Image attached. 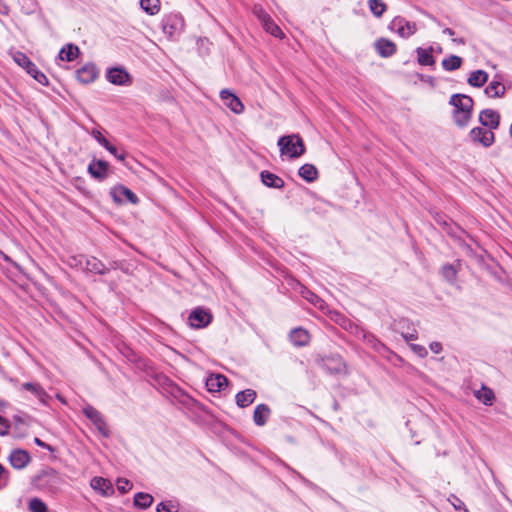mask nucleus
I'll use <instances>...</instances> for the list:
<instances>
[{"mask_svg": "<svg viewBox=\"0 0 512 512\" xmlns=\"http://www.w3.org/2000/svg\"><path fill=\"white\" fill-rule=\"evenodd\" d=\"M449 104L454 107L452 116L455 124L460 128L467 126L472 117L473 99L468 95L456 93L450 97Z\"/></svg>", "mask_w": 512, "mask_h": 512, "instance_id": "f257e3e1", "label": "nucleus"}, {"mask_svg": "<svg viewBox=\"0 0 512 512\" xmlns=\"http://www.w3.org/2000/svg\"><path fill=\"white\" fill-rule=\"evenodd\" d=\"M315 364L330 375H347L348 367L339 354L321 355L314 358Z\"/></svg>", "mask_w": 512, "mask_h": 512, "instance_id": "f03ea898", "label": "nucleus"}, {"mask_svg": "<svg viewBox=\"0 0 512 512\" xmlns=\"http://www.w3.org/2000/svg\"><path fill=\"white\" fill-rule=\"evenodd\" d=\"M277 144L281 155L292 159L298 158L306 152L304 141L299 134L281 136Z\"/></svg>", "mask_w": 512, "mask_h": 512, "instance_id": "7ed1b4c3", "label": "nucleus"}, {"mask_svg": "<svg viewBox=\"0 0 512 512\" xmlns=\"http://www.w3.org/2000/svg\"><path fill=\"white\" fill-rule=\"evenodd\" d=\"M164 390L173 400L188 410L193 411L200 407L197 400L171 380L166 381Z\"/></svg>", "mask_w": 512, "mask_h": 512, "instance_id": "20e7f679", "label": "nucleus"}, {"mask_svg": "<svg viewBox=\"0 0 512 512\" xmlns=\"http://www.w3.org/2000/svg\"><path fill=\"white\" fill-rule=\"evenodd\" d=\"M12 57L13 60L38 83L44 86L49 85V80L47 76L37 68V66L30 60V58L25 53L21 51H16L13 53Z\"/></svg>", "mask_w": 512, "mask_h": 512, "instance_id": "39448f33", "label": "nucleus"}, {"mask_svg": "<svg viewBox=\"0 0 512 512\" xmlns=\"http://www.w3.org/2000/svg\"><path fill=\"white\" fill-rule=\"evenodd\" d=\"M161 26L164 34L169 38H177L184 30V18L179 13H171L163 17Z\"/></svg>", "mask_w": 512, "mask_h": 512, "instance_id": "423d86ee", "label": "nucleus"}, {"mask_svg": "<svg viewBox=\"0 0 512 512\" xmlns=\"http://www.w3.org/2000/svg\"><path fill=\"white\" fill-rule=\"evenodd\" d=\"M35 483L41 489L51 490L59 486L61 477L55 469L46 468L35 477Z\"/></svg>", "mask_w": 512, "mask_h": 512, "instance_id": "0eeeda50", "label": "nucleus"}, {"mask_svg": "<svg viewBox=\"0 0 512 512\" xmlns=\"http://www.w3.org/2000/svg\"><path fill=\"white\" fill-rule=\"evenodd\" d=\"M83 414L96 426L103 437H109L110 431L103 415L93 406L87 405L83 408Z\"/></svg>", "mask_w": 512, "mask_h": 512, "instance_id": "6e6552de", "label": "nucleus"}, {"mask_svg": "<svg viewBox=\"0 0 512 512\" xmlns=\"http://www.w3.org/2000/svg\"><path fill=\"white\" fill-rule=\"evenodd\" d=\"M212 319L211 312L203 307L195 308L188 317L190 326L196 329L207 327L212 322Z\"/></svg>", "mask_w": 512, "mask_h": 512, "instance_id": "1a4fd4ad", "label": "nucleus"}, {"mask_svg": "<svg viewBox=\"0 0 512 512\" xmlns=\"http://www.w3.org/2000/svg\"><path fill=\"white\" fill-rule=\"evenodd\" d=\"M388 28L393 33L402 38L410 37L416 29V24L407 21L404 17L396 16L389 24Z\"/></svg>", "mask_w": 512, "mask_h": 512, "instance_id": "9d476101", "label": "nucleus"}, {"mask_svg": "<svg viewBox=\"0 0 512 512\" xmlns=\"http://www.w3.org/2000/svg\"><path fill=\"white\" fill-rule=\"evenodd\" d=\"M106 79L114 85L129 86L132 84V77L123 67H112L106 72Z\"/></svg>", "mask_w": 512, "mask_h": 512, "instance_id": "9b49d317", "label": "nucleus"}, {"mask_svg": "<svg viewBox=\"0 0 512 512\" xmlns=\"http://www.w3.org/2000/svg\"><path fill=\"white\" fill-rule=\"evenodd\" d=\"M8 462L14 469L23 470L30 464L31 456L27 450L13 449L8 456Z\"/></svg>", "mask_w": 512, "mask_h": 512, "instance_id": "f8f14e48", "label": "nucleus"}, {"mask_svg": "<svg viewBox=\"0 0 512 512\" xmlns=\"http://www.w3.org/2000/svg\"><path fill=\"white\" fill-rule=\"evenodd\" d=\"M469 136L474 143L481 144L483 147H490L495 141L493 131L482 127L473 128Z\"/></svg>", "mask_w": 512, "mask_h": 512, "instance_id": "ddd939ff", "label": "nucleus"}, {"mask_svg": "<svg viewBox=\"0 0 512 512\" xmlns=\"http://www.w3.org/2000/svg\"><path fill=\"white\" fill-rule=\"evenodd\" d=\"M110 195L116 203H122L124 200L132 204H137L139 202L137 195L123 185L113 187L110 191Z\"/></svg>", "mask_w": 512, "mask_h": 512, "instance_id": "4468645a", "label": "nucleus"}, {"mask_svg": "<svg viewBox=\"0 0 512 512\" xmlns=\"http://www.w3.org/2000/svg\"><path fill=\"white\" fill-rule=\"evenodd\" d=\"M220 98L223 104L235 114L244 112V104L231 90L223 89L220 92Z\"/></svg>", "mask_w": 512, "mask_h": 512, "instance_id": "2eb2a0df", "label": "nucleus"}, {"mask_svg": "<svg viewBox=\"0 0 512 512\" xmlns=\"http://www.w3.org/2000/svg\"><path fill=\"white\" fill-rule=\"evenodd\" d=\"M81 259L79 260V263L82 264V259H84L85 262V268L84 270L89 273H93L96 275H105L110 271V268H107V266L98 258L94 256H80Z\"/></svg>", "mask_w": 512, "mask_h": 512, "instance_id": "dca6fc26", "label": "nucleus"}, {"mask_svg": "<svg viewBox=\"0 0 512 512\" xmlns=\"http://www.w3.org/2000/svg\"><path fill=\"white\" fill-rule=\"evenodd\" d=\"M98 77V69L93 63H86L76 70V78L83 84H90Z\"/></svg>", "mask_w": 512, "mask_h": 512, "instance_id": "f3484780", "label": "nucleus"}, {"mask_svg": "<svg viewBox=\"0 0 512 512\" xmlns=\"http://www.w3.org/2000/svg\"><path fill=\"white\" fill-rule=\"evenodd\" d=\"M109 163L101 159H93L88 166V173L95 179L102 181L107 178Z\"/></svg>", "mask_w": 512, "mask_h": 512, "instance_id": "a211bd4d", "label": "nucleus"}, {"mask_svg": "<svg viewBox=\"0 0 512 512\" xmlns=\"http://www.w3.org/2000/svg\"><path fill=\"white\" fill-rule=\"evenodd\" d=\"M374 48L378 55L382 58H389L393 56L397 51L396 44L387 38L377 39L374 42Z\"/></svg>", "mask_w": 512, "mask_h": 512, "instance_id": "6ab92c4d", "label": "nucleus"}, {"mask_svg": "<svg viewBox=\"0 0 512 512\" xmlns=\"http://www.w3.org/2000/svg\"><path fill=\"white\" fill-rule=\"evenodd\" d=\"M480 123L490 130L498 128L500 124V115L493 109H484L479 114Z\"/></svg>", "mask_w": 512, "mask_h": 512, "instance_id": "aec40b11", "label": "nucleus"}, {"mask_svg": "<svg viewBox=\"0 0 512 512\" xmlns=\"http://www.w3.org/2000/svg\"><path fill=\"white\" fill-rule=\"evenodd\" d=\"M289 339L294 346L303 347L310 342V335L307 330L299 327L291 330Z\"/></svg>", "mask_w": 512, "mask_h": 512, "instance_id": "412c9836", "label": "nucleus"}, {"mask_svg": "<svg viewBox=\"0 0 512 512\" xmlns=\"http://www.w3.org/2000/svg\"><path fill=\"white\" fill-rule=\"evenodd\" d=\"M228 386V379L222 374H212L206 380V387L210 392H220Z\"/></svg>", "mask_w": 512, "mask_h": 512, "instance_id": "4be33fe9", "label": "nucleus"}, {"mask_svg": "<svg viewBox=\"0 0 512 512\" xmlns=\"http://www.w3.org/2000/svg\"><path fill=\"white\" fill-rule=\"evenodd\" d=\"M260 177L262 183L269 188L280 189L284 187V180L270 171H262Z\"/></svg>", "mask_w": 512, "mask_h": 512, "instance_id": "5701e85b", "label": "nucleus"}, {"mask_svg": "<svg viewBox=\"0 0 512 512\" xmlns=\"http://www.w3.org/2000/svg\"><path fill=\"white\" fill-rule=\"evenodd\" d=\"M271 415V409L267 404H259L255 407L253 421L257 426H264Z\"/></svg>", "mask_w": 512, "mask_h": 512, "instance_id": "b1692460", "label": "nucleus"}, {"mask_svg": "<svg viewBox=\"0 0 512 512\" xmlns=\"http://www.w3.org/2000/svg\"><path fill=\"white\" fill-rule=\"evenodd\" d=\"M257 397V393L253 389H246L243 391H240L236 394L235 400L236 404L240 408L248 407L250 404H252Z\"/></svg>", "mask_w": 512, "mask_h": 512, "instance_id": "393cba45", "label": "nucleus"}, {"mask_svg": "<svg viewBox=\"0 0 512 512\" xmlns=\"http://www.w3.org/2000/svg\"><path fill=\"white\" fill-rule=\"evenodd\" d=\"M91 487L103 496L112 493V485L109 480L103 477H93L90 482Z\"/></svg>", "mask_w": 512, "mask_h": 512, "instance_id": "a878e982", "label": "nucleus"}, {"mask_svg": "<svg viewBox=\"0 0 512 512\" xmlns=\"http://www.w3.org/2000/svg\"><path fill=\"white\" fill-rule=\"evenodd\" d=\"M79 54V47L72 43H68L61 48L58 56L62 61L72 62L79 56Z\"/></svg>", "mask_w": 512, "mask_h": 512, "instance_id": "bb28decb", "label": "nucleus"}, {"mask_svg": "<svg viewBox=\"0 0 512 512\" xmlns=\"http://www.w3.org/2000/svg\"><path fill=\"white\" fill-rule=\"evenodd\" d=\"M299 176L308 183L316 181L319 177L317 168L313 164L306 163L298 170Z\"/></svg>", "mask_w": 512, "mask_h": 512, "instance_id": "cd10ccee", "label": "nucleus"}, {"mask_svg": "<svg viewBox=\"0 0 512 512\" xmlns=\"http://www.w3.org/2000/svg\"><path fill=\"white\" fill-rule=\"evenodd\" d=\"M474 396L484 405L490 406L493 404L495 394L489 387L482 385L480 389L474 390Z\"/></svg>", "mask_w": 512, "mask_h": 512, "instance_id": "c85d7f7f", "label": "nucleus"}, {"mask_svg": "<svg viewBox=\"0 0 512 512\" xmlns=\"http://www.w3.org/2000/svg\"><path fill=\"white\" fill-rule=\"evenodd\" d=\"M488 81V73L484 70H475L470 73L467 82L473 87H482Z\"/></svg>", "mask_w": 512, "mask_h": 512, "instance_id": "c756f323", "label": "nucleus"}, {"mask_svg": "<svg viewBox=\"0 0 512 512\" xmlns=\"http://www.w3.org/2000/svg\"><path fill=\"white\" fill-rule=\"evenodd\" d=\"M505 86L502 82L493 80L485 88V94L490 98L502 97L505 94Z\"/></svg>", "mask_w": 512, "mask_h": 512, "instance_id": "7c9ffc66", "label": "nucleus"}, {"mask_svg": "<svg viewBox=\"0 0 512 512\" xmlns=\"http://www.w3.org/2000/svg\"><path fill=\"white\" fill-rule=\"evenodd\" d=\"M20 389L29 391L42 402H44L45 397H47V393L39 383L26 382L21 385Z\"/></svg>", "mask_w": 512, "mask_h": 512, "instance_id": "2f4dec72", "label": "nucleus"}, {"mask_svg": "<svg viewBox=\"0 0 512 512\" xmlns=\"http://www.w3.org/2000/svg\"><path fill=\"white\" fill-rule=\"evenodd\" d=\"M153 503V497L144 492H138L134 496V505L137 508L140 509H147L149 508Z\"/></svg>", "mask_w": 512, "mask_h": 512, "instance_id": "473e14b6", "label": "nucleus"}, {"mask_svg": "<svg viewBox=\"0 0 512 512\" xmlns=\"http://www.w3.org/2000/svg\"><path fill=\"white\" fill-rule=\"evenodd\" d=\"M364 338L367 344L379 354L385 355L386 352H390L389 349L373 335H364Z\"/></svg>", "mask_w": 512, "mask_h": 512, "instance_id": "72a5a7b5", "label": "nucleus"}, {"mask_svg": "<svg viewBox=\"0 0 512 512\" xmlns=\"http://www.w3.org/2000/svg\"><path fill=\"white\" fill-rule=\"evenodd\" d=\"M140 7L149 15H155L160 11V0H140Z\"/></svg>", "mask_w": 512, "mask_h": 512, "instance_id": "f704fd0d", "label": "nucleus"}, {"mask_svg": "<svg viewBox=\"0 0 512 512\" xmlns=\"http://www.w3.org/2000/svg\"><path fill=\"white\" fill-rule=\"evenodd\" d=\"M462 58L456 55H451L442 61V66L447 71H453L461 67Z\"/></svg>", "mask_w": 512, "mask_h": 512, "instance_id": "c9c22d12", "label": "nucleus"}, {"mask_svg": "<svg viewBox=\"0 0 512 512\" xmlns=\"http://www.w3.org/2000/svg\"><path fill=\"white\" fill-rule=\"evenodd\" d=\"M262 26L265 29V31L267 33L271 34L272 36H274L276 38L284 37V33L282 32L280 27L273 21V19L271 17L268 19L267 22H264L262 24Z\"/></svg>", "mask_w": 512, "mask_h": 512, "instance_id": "e433bc0d", "label": "nucleus"}, {"mask_svg": "<svg viewBox=\"0 0 512 512\" xmlns=\"http://www.w3.org/2000/svg\"><path fill=\"white\" fill-rule=\"evenodd\" d=\"M28 510L30 512H48L47 504L38 497H33L28 501Z\"/></svg>", "mask_w": 512, "mask_h": 512, "instance_id": "4c0bfd02", "label": "nucleus"}, {"mask_svg": "<svg viewBox=\"0 0 512 512\" xmlns=\"http://www.w3.org/2000/svg\"><path fill=\"white\" fill-rule=\"evenodd\" d=\"M432 49H422L418 47V64L432 66L435 64V60L431 54Z\"/></svg>", "mask_w": 512, "mask_h": 512, "instance_id": "58836bf2", "label": "nucleus"}, {"mask_svg": "<svg viewBox=\"0 0 512 512\" xmlns=\"http://www.w3.org/2000/svg\"><path fill=\"white\" fill-rule=\"evenodd\" d=\"M368 5L375 17H381L386 11V4L382 0H368Z\"/></svg>", "mask_w": 512, "mask_h": 512, "instance_id": "ea45409f", "label": "nucleus"}, {"mask_svg": "<svg viewBox=\"0 0 512 512\" xmlns=\"http://www.w3.org/2000/svg\"><path fill=\"white\" fill-rule=\"evenodd\" d=\"M457 268L454 264H446L442 267L441 273L442 276L448 281L453 283L456 280Z\"/></svg>", "mask_w": 512, "mask_h": 512, "instance_id": "a19ab883", "label": "nucleus"}, {"mask_svg": "<svg viewBox=\"0 0 512 512\" xmlns=\"http://www.w3.org/2000/svg\"><path fill=\"white\" fill-rule=\"evenodd\" d=\"M179 504L173 501H163L157 505L156 512H178Z\"/></svg>", "mask_w": 512, "mask_h": 512, "instance_id": "79ce46f5", "label": "nucleus"}, {"mask_svg": "<svg viewBox=\"0 0 512 512\" xmlns=\"http://www.w3.org/2000/svg\"><path fill=\"white\" fill-rule=\"evenodd\" d=\"M447 500L458 512H469L464 502L461 499H459L456 495L451 494Z\"/></svg>", "mask_w": 512, "mask_h": 512, "instance_id": "37998d69", "label": "nucleus"}, {"mask_svg": "<svg viewBox=\"0 0 512 512\" xmlns=\"http://www.w3.org/2000/svg\"><path fill=\"white\" fill-rule=\"evenodd\" d=\"M303 297L308 300L310 303H312L314 306L321 307L323 304V300L313 293L312 291L306 289L302 292Z\"/></svg>", "mask_w": 512, "mask_h": 512, "instance_id": "c03bdc74", "label": "nucleus"}, {"mask_svg": "<svg viewBox=\"0 0 512 512\" xmlns=\"http://www.w3.org/2000/svg\"><path fill=\"white\" fill-rule=\"evenodd\" d=\"M253 14L257 17V19L263 24L267 22L271 17L261 5H254L252 9Z\"/></svg>", "mask_w": 512, "mask_h": 512, "instance_id": "a18cd8bd", "label": "nucleus"}, {"mask_svg": "<svg viewBox=\"0 0 512 512\" xmlns=\"http://www.w3.org/2000/svg\"><path fill=\"white\" fill-rule=\"evenodd\" d=\"M334 321L343 327L345 330H351L353 327V323L344 315L337 313L335 315Z\"/></svg>", "mask_w": 512, "mask_h": 512, "instance_id": "49530a36", "label": "nucleus"}, {"mask_svg": "<svg viewBox=\"0 0 512 512\" xmlns=\"http://www.w3.org/2000/svg\"><path fill=\"white\" fill-rule=\"evenodd\" d=\"M10 472L0 463V484L7 486L10 483Z\"/></svg>", "mask_w": 512, "mask_h": 512, "instance_id": "de8ad7c7", "label": "nucleus"}, {"mask_svg": "<svg viewBox=\"0 0 512 512\" xmlns=\"http://www.w3.org/2000/svg\"><path fill=\"white\" fill-rule=\"evenodd\" d=\"M91 135L102 147H107L109 141L102 135V133L98 129H93L91 131Z\"/></svg>", "mask_w": 512, "mask_h": 512, "instance_id": "09e8293b", "label": "nucleus"}, {"mask_svg": "<svg viewBox=\"0 0 512 512\" xmlns=\"http://www.w3.org/2000/svg\"><path fill=\"white\" fill-rule=\"evenodd\" d=\"M132 486H133L132 483L127 479L120 478L117 480V489L121 493L128 492L132 488Z\"/></svg>", "mask_w": 512, "mask_h": 512, "instance_id": "8fccbe9b", "label": "nucleus"}, {"mask_svg": "<svg viewBox=\"0 0 512 512\" xmlns=\"http://www.w3.org/2000/svg\"><path fill=\"white\" fill-rule=\"evenodd\" d=\"M107 151H109L116 159L123 161L125 159V152H118V149L112 145L110 142L108 143L107 147H104Z\"/></svg>", "mask_w": 512, "mask_h": 512, "instance_id": "3c124183", "label": "nucleus"}, {"mask_svg": "<svg viewBox=\"0 0 512 512\" xmlns=\"http://www.w3.org/2000/svg\"><path fill=\"white\" fill-rule=\"evenodd\" d=\"M9 427L10 425L8 420L0 415V435L7 434Z\"/></svg>", "mask_w": 512, "mask_h": 512, "instance_id": "603ef678", "label": "nucleus"}, {"mask_svg": "<svg viewBox=\"0 0 512 512\" xmlns=\"http://www.w3.org/2000/svg\"><path fill=\"white\" fill-rule=\"evenodd\" d=\"M402 336L404 337L406 342L409 344V346L412 349V351L416 352V343L413 342L415 340L414 335L413 334H404L403 333Z\"/></svg>", "mask_w": 512, "mask_h": 512, "instance_id": "864d4df0", "label": "nucleus"}, {"mask_svg": "<svg viewBox=\"0 0 512 512\" xmlns=\"http://www.w3.org/2000/svg\"><path fill=\"white\" fill-rule=\"evenodd\" d=\"M34 443H35L37 446L42 447V448H44V449H46V450H48V451H50V452H53V451H54V448H53L51 445H49V444H47V443L43 442V441H42L40 438H38V437H35V438H34Z\"/></svg>", "mask_w": 512, "mask_h": 512, "instance_id": "5fc2aeb1", "label": "nucleus"}, {"mask_svg": "<svg viewBox=\"0 0 512 512\" xmlns=\"http://www.w3.org/2000/svg\"><path fill=\"white\" fill-rule=\"evenodd\" d=\"M429 348L435 354H439L442 351V349H443L442 348V344L440 342H432L429 345Z\"/></svg>", "mask_w": 512, "mask_h": 512, "instance_id": "6e6d98bb", "label": "nucleus"}, {"mask_svg": "<svg viewBox=\"0 0 512 512\" xmlns=\"http://www.w3.org/2000/svg\"><path fill=\"white\" fill-rule=\"evenodd\" d=\"M107 268H110V270H116V269H123V262L118 260H113L109 262V265Z\"/></svg>", "mask_w": 512, "mask_h": 512, "instance_id": "4d7b16f0", "label": "nucleus"}, {"mask_svg": "<svg viewBox=\"0 0 512 512\" xmlns=\"http://www.w3.org/2000/svg\"><path fill=\"white\" fill-rule=\"evenodd\" d=\"M427 354L426 348L418 345V357H425Z\"/></svg>", "mask_w": 512, "mask_h": 512, "instance_id": "13d9d810", "label": "nucleus"}, {"mask_svg": "<svg viewBox=\"0 0 512 512\" xmlns=\"http://www.w3.org/2000/svg\"><path fill=\"white\" fill-rule=\"evenodd\" d=\"M443 33H444V34H447V35H449V36H453V35L455 34V32H454L451 28H445V29L443 30Z\"/></svg>", "mask_w": 512, "mask_h": 512, "instance_id": "bf43d9fd", "label": "nucleus"}, {"mask_svg": "<svg viewBox=\"0 0 512 512\" xmlns=\"http://www.w3.org/2000/svg\"><path fill=\"white\" fill-rule=\"evenodd\" d=\"M453 42L455 43H458V44H465V40L463 38H459V39H452Z\"/></svg>", "mask_w": 512, "mask_h": 512, "instance_id": "052dcab7", "label": "nucleus"}, {"mask_svg": "<svg viewBox=\"0 0 512 512\" xmlns=\"http://www.w3.org/2000/svg\"><path fill=\"white\" fill-rule=\"evenodd\" d=\"M120 270L123 271L124 273H128V269L125 268L124 266H123V269H120Z\"/></svg>", "mask_w": 512, "mask_h": 512, "instance_id": "680f3d73", "label": "nucleus"}, {"mask_svg": "<svg viewBox=\"0 0 512 512\" xmlns=\"http://www.w3.org/2000/svg\"><path fill=\"white\" fill-rule=\"evenodd\" d=\"M76 181L78 182H84L81 178H77Z\"/></svg>", "mask_w": 512, "mask_h": 512, "instance_id": "e2e57ef3", "label": "nucleus"}]
</instances>
